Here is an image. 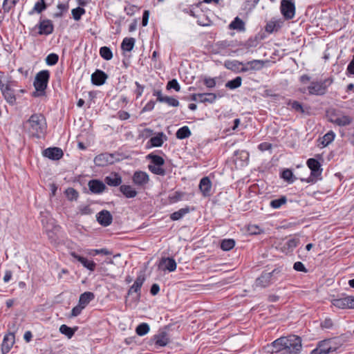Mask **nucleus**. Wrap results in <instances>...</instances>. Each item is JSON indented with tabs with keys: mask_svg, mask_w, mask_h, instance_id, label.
Masks as SVG:
<instances>
[{
	"mask_svg": "<svg viewBox=\"0 0 354 354\" xmlns=\"http://www.w3.org/2000/svg\"><path fill=\"white\" fill-rule=\"evenodd\" d=\"M192 133L187 126H184L178 129L176 133V136L178 139L183 140L189 138Z\"/></svg>",
	"mask_w": 354,
	"mask_h": 354,
	"instance_id": "obj_38",
	"label": "nucleus"
},
{
	"mask_svg": "<svg viewBox=\"0 0 354 354\" xmlns=\"http://www.w3.org/2000/svg\"><path fill=\"white\" fill-rule=\"evenodd\" d=\"M100 55L105 60L109 61L113 58V53L108 46H102L99 50Z\"/></svg>",
	"mask_w": 354,
	"mask_h": 354,
	"instance_id": "obj_42",
	"label": "nucleus"
},
{
	"mask_svg": "<svg viewBox=\"0 0 354 354\" xmlns=\"http://www.w3.org/2000/svg\"><path fill=\"white\" fill-rule=\"evenodd\" d=\"M333 82L334 78L332 76L321 81H312L307 87L308 94L317 96L324 95L328 92V87Z\"/></svg>",
	"mask_w": 354,
	"mask_h": 354,
	"instance_id": "obj_3",
	"label": "nucleus"
},
{
	"mask_svg": "<svg viewBox=\"0 0 354 354\" xmlns=\"http://www.w3.org/2000/svg\"><path fill=\"white\" fill-rule=\"evenodd\" d=\"M335 137V133L333 131H330L329 132L326 133L324 136L322 144L324 147L328 146L330 143H331L334 140Z\"/></svg>",
	"mask_w": 354,
	"mask_h": 354,
	"instance_id": "obj_51",
	"label": "nucleus"
},
{
	"mask_svg": "<svg viewBox=\"0 0 354 354\" xmlns=\"http://www.w3.org/2000/svg\"><path fill=\"white\" fill-rule=\"evenodd\" d=\"M19 0H4L2 5V9L4 13H8L16 6Z\"/></svg>",
	"mask_w": 354,
	"mask_h": 354,
	"instance_id": "obj_45",
	"label": "nucleus"
},
{
	"mask_svg": "<svg viewBox=\"0 0 354 354\" xmlns=\"http://www.w3.org/2000/svg\"><path fill=\"white\" fill-rule=\"evenodd\" d=\"M145 281V276L143 273H140L136 279L133 284L129 288L127 292L128 295L136 293V300H139L141 297V288Z\"/></svg>",
	"mask_w": 354,
	"mask_h": 354,
	"instance_id": "obj_11",
	"label": "nucleus"
},
{
	"mask_svg": "<svg viewBox=\"0 0 354 354\" xmlns=\"http://www.w3.org/2000/svg\"><path fill=\"white\" fill-rule=\"evenodd\" d=\"M149 325L147 323H141L136 328V333L139 336H143L149 333Z\"/></svg>",
	"mask_w": 354,
	"mask_h": 354,
	"instance_id": "obj_43",
	"label": "nucleus"
},
{
	"mask_svg": "<svg viewBox=\"0 0 354 354\" xmlns=\"http://www.w3.org/2000/svg\"><path fill=\"white\" fill-rule=\"evenodd\" d=\"M266 351L268 353H280L283 352V354H286L288 353V337H281L273 342L271 344H268L266 346Z\"/></svg>",
	"mask_w": 354,
	"mask_h": 354,
	"instance_id": "obj_5",
	"label": "nucleus"
},
{
	"mask_svg": "<svg viewBox=\"0 0 354 354\" xmlns=\"http://www.w3.org/2000/svg\"><path fill=\"white\" fill-rule=\"evenodd\" d=\"M42 155L52 160H59L63 156L64 152L59 147H48L42 151Z\"/></svg>",
	"mask_w": 354,
	"mask_h": 354,
	"instance_id": "obj_14",
	"label": "nucleus"
},
{
	"mask_svg": "<svg viewBox=\"0 0 354 354\" xmlns=\"http://www.w3.org/2000/svg\"><path fill=\"white\" fill-rule=\"evenodd\" d=\"M289 105L291 106L292 110L295 112L301 114V115H309L310 114V107L308 106H304L301 102L294 100H289Z\"/></svg>",
	"mask_w": 354,
	"mask_h": 354,
	"instance_id": "obj_25",
	"label": "nucleus"
},
{
	"mask_svg": "<svg viewBox=\"0 0 354 354\" xmlns=\"http://www.w3.org/2000/svg\"><path fill=\"white\" fill-rule=\"evenodd\" d=\"M321 327L322 328H331L333 326V321L330 318H326L322 323H321Z\"/></svg>",
	"mask_w": 354,
	"mask_h": 354,
	"instance_id": "obj_64",
	"label": "nucleus"
},
{
	"mask_svg": "<svg viewBox=\"0 0 354 354\" xmlns=\"http://www.w3.org/2000/svg\"><path fill=\"white\" fill-rule=\"evenodd\" d=\"M307 165L310 169V176L307 180L308 183L316 182L319 178L322 173V168L321 163L315 158H309L307 160Z\"/></svg>",
	"mask_w": 354,
	"mask_h": 354,
	"instance_id": "obj_6",
	"label": "nucleus"
},
{
	"mask_svg": "<svg viewBox=\"0 0 354 354\" xmlns=\"http://www.w3.org/2000/svg\"><path fill=\"white\" fill-rule=\"evenodd\" d=\"M147 159L151 161L150 165H154L156 166H163L165 164V160L162 157L151 153L147 156Z\"/></svg>",
	"mask_w": 354,
	"mask_h": 354,
	"instance_id": "obj_36",
	"label": "nucleus"
},
{
	"mask_svg": "<svg viewBox=\"0 0 354 354\" xmlns=\"http://www.w3.org/2000/svg\"><path fill=\"white\" fill-rule=\"evenodd\" d=\"M132 180L135 185L138 186H144L149 182V178L148 174L146 172L137 171L134 173Z\"/></svg>",
	"mask_w": 354,
	"mask_h": 354,
	"instance_id": "obj_21",
	"label": "nucleus"
},
{
	"mask_svg": "<svg viewBox=\"0 0 354 354\" xmlns=\"http://www.w3.org/2000/svg\"><path fill=\"white\" fill-rule=\"evenodd\" d=\"M65 194L68 200L73 201H77L79 197L78 192L73 187H69L66 189Z\"/></svg>",
	"mask_w": 354,
	"mask_h": 354,
	"instance_id": "obj_46",
	"label": "nucleus"
},
{
	"mask_svg": "<svg viewBox=\"0 0 354 354\" xmlns=\"http://www.w3.org/2000/svg\"><path fill=\"white\" fill-rule=\"evenodd\" d=\"M77 330V327L71 328L66 324H62L59 327V332L66 335L68 339L72 338L75 331Z\"/></svg>",
	"mask_w": 354,
	"mask_h": 354,
	"instance_id": "obj_37",
	"label": "nucleus"
},
{
	"mask_svg": "<svg viewBox=\"0 0 354 354\" xmlns=\"http://www.w3.org/2000/svg\"><path fill=\"white\" fill-rule=\"evenodd\" d=\"M242 83V78L240 76L236 77L234 79L232 80H229L225 84V87L234 90L236 89L241 86Z\"/></svg>",
	"mask_w": 354,
	"mask_h": 354,
	"instance_id": "obj_40",
	"label": "nucleus"
},
{
	"mask_svg": "<svg viewBox=\"0 0 354 354\" xmlns=\"http://www.w3.org/2000/svg\"><path fill=\"white\" fill-rule=\"evenodd\" d=\"M191 209L189 207L186 206L185 207L181 208L179 210L171 214L170 218L172 221H178L181 219L186 214L189 213Z\"/></svg>",
	"mask_w": 354,
	"mask_h": 354,
	"instance_id": "obj_32",
	"label": "nucleus"
},
{
	"mask_svg": "<svg viewBox=\"0 0 354 354\" xmlns=\"http://www.w3.org/2000/svg\"><path fill=\"white\" fill-rule=\"evenodd\" d=\"M293 268L294 270L298 272H307L308 271L304 263H301V261H297L293 265Z\"/></svg>",
	"mask_w": 354,
	"mask_h": 354,
	"instance_id": "obj_62",
	"label": "nucleus"
},
{
	"mask_svg": "<svg viewBox=\"0 0 354 354\" xmlns=\"http://www.w3.org/2000/svg\"><path fill=\"white\" fill-rule=\"evenodd\" d=\"M198 187L203 196L207 197L211 195L212 182L209 177L205 176L202 178Z\"/></svg>",
	"mask_w": 354,
	"mask_h": 354,
	"instance_id": "obj_22",
	"label": "nucleus"
},
{
	"mask_svg": "<svg viewBox=\"0 0 354 354\" xmlns=\"http://www.w3.org/2000/svg\"><path fill=\"white\" fill-rule=\"evenodd\" d=\"M47 8L48 5L46 4L45 0H39L35 3L33 8L31 11H30L29 14L33 15L35 12L40 14L43 11H44Z\"/></svg>",
	"mask_w": 354,
	"mask_h": 354,
	"instance_id": "obj_35",
	"label": "nucleus"
},
{
	"mask_svg": "<svg viewBox=\"0 0 354 354\" xmlns=\"http://www.w3.org/2000/svg\"><path fill=\"white\" fill-rule=\"evenodd\" d=\"M158 269L162 271L174 272L176 269V262L172 257H162L158 265Z\"/></svg>",
	"mask_w": 354,
	"mask_h": 354,
	"instance_id": "obj_15",
	"label": "nucleus"
},
{
	"mask_svg": "<svg viewBox=\"0 0 354 354\" xmlns=\"http://www.w3.org/2000/svg\"><path fill=\"white\" fill-rule=\"evenodd\" d=\"M115 155L109 153H102L96 156L94 158V162L97 167H105L108 165H112L115 162Z\"/></svg>",
	"mask_w": 354,
	"mask_h": 354,
	"instance_id": "obj_10",
	"label": "nucleus"
},
{
	"mask_svg": "<svg viewBox=\"0 0 354 354\" xmlns=\"http://www.w3.org/2000/svg\"><path fill=\"white\" fill-rule=\"evenodd\" d=\"M1 93L6 100L10 105H14L16 102V97L15 91L11 88L10 86L7 84L5 88H1Z\"/></svg>",
	"mask_w": 354,
	"mask_h": 354,
	"instance_id": "obj_24",
	"label": "nucleus"
},
{
	"mask_svg": "<svg viewBox=\"0 0 354 354\" xmlns=\"http://www.w3.org/2000/svg\"><path fill=\"white\" fill-rule=\"evenodd\" d=\"M234 156L236 160L239 159L241 161H245L249 159V153L245 150H237L234 151Z\"/></svg>",
	"mask_w": 354,
	"mask_h": 354,
	"instance_id": "obj_53",
	"label": "nucleus"
},
{
	"mask_svg": "<svg viewBox=\"0 0 354 354\" xmlns=\"http://www.w3.org/2000/svg\"><path fill=\"white\" fill-rule=\"evenodd\" d=\"M203 82L204 84L209 88H214L216 84V78L205 77Z\"/></svg>",
	"mask_w": 354,
	"mask_h": 354,
	"instance_id": "obj_59",
	"label": "nucleus"
},
{
	"mask_svg": "<svg viewBox=\"0 0 354 354\" xmlns=\"http://www.w3.org/2000/svg\"><path fill=\"white\" fill-rule=\"evenodd\" d=\"M120 191L122 194L128 198H134L137 196V191L133 189L131 185H122L120 187Z\"/></svg>",
	"mask_w": 354,
	"mask_h": 354,
	"instance_id": "obj_29",
	"label": "nucleus"
},
{
	"mask_svg": "<svg viewBox=\"0 0 354 354\" xmlns=\"http://www.w3.org/2000/svg\"><path fill=\"white\" fill-rule=\"evenodd\" d=\"M137 10H138V8L135 5H128L124 7V11L129 16L133 15Z\"/></svg>",
	"mask_w": 354,
	"mask_h": 354,
	"instance_id": "obj_58",
	"label": "nucleus"
},
{
	"mask_svg": "<svg viewBox=\"0 0 354 354\" xmlns=\"http://www.w3.org/2000/svg\"><path fill=\"white\" fill-rule=\"evenodd\" d=\"M97 222L104 227L110 225L113 221V216L109 211L103 209L97 214Z\"/></svg>",
	"mask_w": 354,
	"mask_h": 354,
	"instance_id": "obj_17",
	"label": "nucleus"
},
{
	"mask_svg": "<svg viewBox=\"0 0 354 354\" xmlns=\"http://www.w3.org/2000/svg\"><path fill=\"white\" fill-rule=\"evenodd\" d=\"M169 328L166 326L164 328L160 329L157 334L154 335L149 341V345L153 346V349H158L167 346L169 342V337L167 329Z\"/></svg>",
	"mask_w": 354,
	"mask_h": 354,
	"instance_id": "obj_4",
	"label": "nucleus"
},
{
	"mask_svg": "<svg viewBox=\"0 0 354 354\" xmlns=\"http://www.w3.org/2000/svg\"><path fill=\"white\" fill-rule=\"evenodd\" d=\"M89 190L95 194H102L106 189L105 183L99 179H92L88 183Z\"/></svg>",
	"mask_w": 354,
	"mask_h": 354,
	"instance_id": "obj_16",
	"label": "nucleus"
},
{
	"mask_svg": "<svg viewBox=\"0 0 354 354\" xmlns=\"http://www.w3.org/2000/svg\"><path fill=\"white\" fill-rule=\"evenodd\" d=\"M24 127L33 137L40 138L46 132V118L41 113H34L24 123Z\"/></svg>",
	"mask_w": 354,
	"mask_h": 354,
	"instance_id": "obj_1",
	"label": "nucleus"
},
{
	"mask_svg": "<svg viewBox=\"0 0 354 354\" xmlns=\"http://www.w3.org/2000/svg\"><path fill=\"white\" fill-rule=\"evenodd\" d=\"M162 167V166L158 167L154 165H149L148 168L149 170L154 174L159 176H165L166 174V171Z\"/></svg>",
	"mask_w": 354,
	"mask_h": 354,
	"instance_id": "obj_50",
	"label": "nucleus"
},
{
	"mask_svg": "<svg viewBox=\"0 0 354 354\" xmlns=\"http://www.w3.org/2000/svg\"><path fill=\"white\" fill-rule=\"evenodd\" d=\"M217 98V95L213 93H199L198 102L203 103H214Z\"/></svg>",
	"mask_w": 354,
	"mask_h": 354,
	"instance_id": "obj_33",
	"label": "nucleus"
},
{
	"mask_svg": "<svg viewBox=\"0 0 354 354\" xmlns=\"http://www.w3.org/2000/svg\"><path fill=\"white\" fill-rule=\"evenodd\" d=\"M264 37L262 35H261L260 37L257 35L255 36L254 39L250 38L247 41V46L249 47L256 46L258 44V41L261 40Z\"/></svg>",
	"mask_w": 354,
	"mask_h": 354,
	"instance_id": "obj_61",
	"label": "nucleus"
},
{
	"mask_svg": "<svg viewBox=\"0 0 354 354\" xmlns=\"http://www.w3.org/2000/svg\"><path fill=\"white\" fill-rule=\"evenodd\" d=\"M283 21L281 19L271 20L268 21L265 26V30L268 33H272L278 31L283 25Z\"/></svg>",
	"mask_w": 354,
	"mask_h": 354,
	"instance_id": "obj_27",
	"label": "nucleus"
},
{
	"mask_svg": "<svg viewBox=\"0 0 354 354\" xmlns=\"http://www.w3.org/2000/svg\"><path fill=\"white\" fill-rule=\"evenodd\" d=\"M235 245V241L232 239H223L221 243V248L224 251L232 250Z\"/></svg>",
	"mask_w": 354,
	"mask_h": 354,
	"instance_id": "obj_44",
	"label": "nucleus"
},
{
	"mask_svg": "<svg viewBox=\"0 0 354 354\" xmlns=\"http://www.w3.org/2000/svg\"><path fill=\"white\" fill-rule=\"evenodd\" d=\"M50 75V72L48 70H42L36 74L33 82V86L35 88V91L32 94L33 97H41L45 95Z\"/></svg>",
	"mask_w": 354,
	"mask_h": 354,
	"instance_id": "obj_2",
	"label": "nucleus"
},
{
	"mask_svg": "<svg viewBox=\"0 0 354 354\" xmlns=\"http://www.w3.org/2000/svg\"><path fill=\"white\" fill-rule=\"evenodd\" d=\"M224 66L226 68L234 72L239 73L241 66H243V63L238 60H227L225 62Z\"/></svg>",
	"mask_w": 354,
	"mask_h": 354,
	"instance_id": "obj_34",
	"label": "nucleus"
},
{
	"mask_svg": "<svg viewBox=\"0 0 354 354\" xmlns=\"http://www.w3.org/2000/svg\"><path fill=\"white\" fill-rule=\"evenodd\" d=\"M334 339L335 338L326 339L319 342L317 347L310 352V354H328L335 351L337 348L331 345Z\"/></svg>",
	"mask_w": 354,
	"mask_h": 354,
	"instance_id": "obj_7",
	"label": "nucleus"
},
{
	"mask_svg": "<svg viewBox=\"0 0 354 354\" xmlns=\"http://www.w3.org/2000/svg\"><path fill=\"white\" fill-rule=\"evenodd\" d=\"M166 88L167 90L174 89L176 91H180V86L177 80L176 79H172L171 80H169L167 82Z\"/></svg>",
	"mask_w": 354,
	"mask_h": 354,
	"instance_id": "obj_54",
	"label": "nucleus"
},
{
	"mask_svg": "<svg viewBox=\"0 0 354 354\" xmlns=\"http://www.w3.org/2000/svg\"><path fill=\"white\" fill-rule=\"evenodd\" d=\"M229 28L230 30H236L239 32L245 31V23L239 17H236L234 20L230 24Z\"/></svg>",
	"mask_w": 354,
	"mask_h": 354,
	"instance_id": "obj_30",
	"label": "nucleus"
},
{
	"mask_svg": "<svg viewBox=\"0 0 354 354\" xmlns=\"http://www.w3.org/2000/svg\"><path fill=\"white\" fill-rule=\"evenodd\" d=\"M301 338L296 335H289V354H299L302 348Z\"/></svg>",
	"mask_w": 354,
	"mask_h": 354,
	"instance_id": "obj_12",
	"label": "nucleus"
},
{
	"mask_svg": "<svg viewBox=\"0 0 354 354\" xmlns=\"http://www.w3.org/2000/svg\"><path fill=\"white\" fill-rule=\"evenodd\" d=\"M71 255L75 260H77L80 263H81L84 268H87L90 271H94L95 270L96 263L93 261L88 260L86 258H85L80 254H77L75 252H71Z\"/></svg>",
	"mask_w": 354,
	"mask_h": 354,
	"instance_id": "obj_19",
	"label": "nucleus"
},
{
	"mask_svg": "<svg viewBox=\"0 0 354 354\" xmlns=\"http://www.w3.org/2000/svg\"><path fill=\"white\" fill-rule=\"evenodd\" d=\"M352 120V118L348 115H340L338 119L334 120V124L339 127H345L349 125Z\"/></svg>",
	"mask_w": 354,
	"mask_h": 354,
	"instance_id": "obj_39",
	"label": "nucleus"
},
{
	"mask_svg": "<svg viewBox=\"0 0 354 354\" xmlns=\"http://www.w3.org/2000/svg\"><path fill=\"white\" fill-rule=\"evenodd\" d=\"M185 194L181 192L176 191L174 193V194L170 195L169 196V201L171 203H176L180 200H182L183 197Z\"/></svg>",
	"mask_w": 354,
	"mask_h": 354,
	"instance_id": "obj_56",
	"label": "nucleus"
},
{
	"mask_svg": "<svg viewBox=\"0 0 354 354\" xmlns=\"http://www.w3.org/2000/svg\"><path fill=\"white\" fill-rule=\"evenodd\" d=\"M263 64L262 60L254 59L248 62L245 65L249 66L250 70H260L263 68Z\"/></svg>",
	"mask_w": 354,
	"mask_h": 354,
	"instance_id": "obj_47",
	"label": "nucleus"
},
{
	"mask_svg": "<svg viewBox=\"0 0 354 354\" xmlns=\"http://www.w3.org/2000/svg\"><path fill=\"white\" fill-rule=\"evenodd\" d=\"M136 40L133 37H125L121 44V49L123 51L130 52L133 50Z\"/></svg>",
	"mask_w": 354,
	"mask_h": 354,
	"instance_id": "obj_31",
	"label": "nucleus"
},
{
	"mask_svg": "<svg viewBox=\"0 0 354 354\" xmlns=\"http://www.w3.org/2000/svg\"><path fill=\"white\" fill-rule=\"evenodd\" d=\"M84 308V307H82L80 304H78L76 306L73 308L71 310V317H74L80 315Z\"/></svg>",
	"mask_w": 354,
	"mask_h": 354,
	"instance_id": "obj_60",
	"label": "nucleus"
},
{
	"mask_svg": "<svg viewBox=\"0 0 354 354\" xmlns=\"http://www.w3.org/2000/svg\"><path fill=\"white\" fill-rule=\"evenodd\" d=\"M86 12V10L84 8H82V7H77L75 8H73L72 10H71V14H72V16H73V18L75 20V21H79L80 20L82 16L83 15H84Z\"/></svg>",
	"mask_w": 354,
	"mask_h": 354,
	"instance_id": "obj_49",
	"label": "nucleus"
},
{
	"mask_svg": "<svg viewBox=\"0 0 354 354\" xmlns=\"http://www.w3.org/2000/svg\"><path fill=\"white\" fill-rule=\"evenodd\" d=\"M167 138L163 132L158 133L156 136L151 137L149 140L151 147H161L165 140H167Z\"/></svg>",
	"mask_w": 354,
	"mask_h": 354,
	"instance_id": "obj_26",
	"label": "nucleus"
},
{
	"mask_svg": "<svg viewBox=\"0 0 354 354\" xmlns=\"http://www.w3.org/2000/svg\"><path fill=\"white\" fill-rule=\"evenodd\" d=\"M162 102L167 104L169 106L176 107L179 106V102L178 100L173 97L165 96Z\"/></svg>",
	"mask_w": 354,
	"mask_h": 354,
	"instance_id": "obj_55",
	"label": "nucleus"
},
{
	"mask_svg": "<svg viewBox=\"0 0 354 354\" xmlns=\"http://www.w3.org/2000/svg\"><path fill=\"white\" fill-rule=\"evenodd\" d=\"M281 12L285 19H288V0H282L281 3Z\"/></svg>",
	"mask_w": 354,
	"mask_h": 354,
	"instance_id": "obj_57",
	"label": "nucleus"
},
{
	"mask_svg": "<svg viewBox=\"0 0 354 354\" xmlns=\"http://www.w3.org/2000/svg\"><path fill=\"white\" fill-rule=\"evenodd\" d=\"M275 272L276 270H273L272 272L263 271L261 276L256 279V286L266 288L270 285L273 281Z\"/></svg>",
	"mask_w": 354,
	"mask_h": 354,
	"instance_id": "obj_9",
	"label": "nucleus"
},
{
	"mask_svg": "<svg viewBox=\"0 0 354 354\" xmlns=\"http://www.w3.org/2000/svg\"><path fill=\"white\" fill-rule=\"evenodd\" d=\"M122 182L121 176L116 172H111L104 178V183L111 187H118Z\"/></svg>",
	"mask_w": 354,
	"mask_h": 354,
	"instance_id": "obj_23",
	"label": "nucleus"
},
{
	"mask_svg": "<svg viewBox=\"0 0 354 354\" xmlns=\"http://www.w3.org/2000/svg\"><path fill=\"white\" fill-rule=\"evenodd\" d=\"M39 28L38 34L40 35H48L53 32L54 25L50 19H40L39 24L36 26Z\"/></svg>",
	"mask_w": 354,
	"mask_h": 354,
	"instance_id": "obj_13",
	"label": "nucleus"
},
{
	"mask_svg": "<svg viewBox=\"0 0 354 354\" xmlns=\"http://www.w3.org/2000/svg\"><path fill=\"white\" fill-rule=\"evenodd\" d=\"M272 145L270 142H261L258 145V149L261 151L271 150Z\"/></svg>",
	"mask_w": 354,
	"mask_h": 354,
	"instance_id": "obj_63",
	"label": "nucleus"
},
{
	"mask_svg": "<svg viewBox=\"0 0 354 354\" xmlns=\"http://www.w3.org/2000/svg\"><path fill=\"white\" fill-rule=\"evenodd\" d=\"M287 198L286 196H281L279 198L273 199L270 202V206L274 209H279L283 205L287 203Z\"/></svg>",
	"mask_w": 354,
	"mask_h": 354,
	"instance_id": "obj_41",
	"label": "nucleus"
},
{
	"mask_svg": "<svg viewBox=\"0 0 354 354\" xmlns=\"http://www.w3.org/2000/svg\"><path fill=\"white\" fill-rule=\"evenodd\" d=\"M95 298V295L91 292H84L81 294L78 304L85 308Z\"/></svg>",
	"mask_w": 354,
	"mask_h": 354,
	"instance_id": "obj_28",
	"label": "nucleus"
},
{
	"mask_svg": "<svg viewBox=\"0 0 354 354\" xmlns=\"http://www.w3.org/2000/svg\"><path fill=\"white\" fill-rule=\"evenodd\" d=\"M332 304L340 309H354V296H344L332 300Z\"/></svg>",
	"mask_w": 354,
	"mask_h": 354,
	"instance_id": "obj_8",
	"label": "nucleus"
},
{
	"mask_svg": "<svg viewBox=\"0 0 354 354\" xmlns=\"http://www.w3.org/2000/svg\"><path fill=\"white\" fill-rule=\"evenodd\" d=\"M15 343V335L13 333H9L3 337L1 344V351L3 354L8 353Z\"/></svg>",
	"mask_w": 354,
	"mask_h": 354,
	"instance_id": "obj_20",
	"label": "nucleus"
},
{
	"mask_svg": "<svg viewBox=\"0 0 354 354\" xmlns=\"http://www.w3.org/2000/svg\"><path fill=\"white\" fill-rule=\"evenodd\" d=\"M45 60L47 65L54 66L58 62L59 56L57 54L52 53L47 55Z\"/></svg>",
	"mask_w": 354,
	"mask_h": 354,
	"instance_id": "obj_52",
	"label": "nucleus"
},
{
	"mask_svg": "<svg viewBox=\"0 0 354 354\" xmlns=\"http://www.w3.org/2000/svg\"><path fill=\"white\" fill-rule=\"evenodd\" d=\"M57 8L59 10V11L53 14L54 18L62 17L63 16V13L68 10L69 6L68 3H59L57 6Z\"/></svg>",
	"mask_w": 354,
	"mask_h": 354,
	"instance_id": "obj_48",
	"label": "nucleus"
},
{
	"mask_svg": "<svg viewBox=\"0 0 354 354\" xmlns=\"http://www.w3.org/2000/svg\"><path fill=\"white\" fill-rule=\"evenodd\" d=\"M108 78L107 74L100 69H96L91 75V82L95 86L103 85Z\"/></svg>",
	"mask_w": 354,
	"mask_h": 354,
	"instance_id": "obj_18",
	"label": "nucleus"
}]
</instances>
